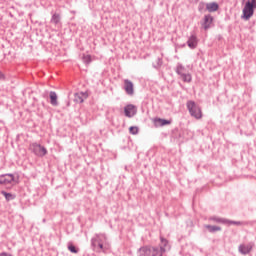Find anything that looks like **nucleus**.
Returning <instances> with one entry per match:
<instances>
[{"instance_id": "1", "label": "nucleus", "mask_w": 256, "mask_h": 256, "mask_svg": "<svg viewBox=\"0 0 256 256\" xmlns=\"http://www.w3.org/2000/svg\"><path fill=\"white\" fill-rule=\"evenodd\" d=\"M186 107L191 115V117H194V119H203V110L201 109V106L199 104L195 103L193 100H189L186 103Z\"/></svg>"}, {"instance_id": "2", "label": "nucleus", "mask_w": 256, "mask_h": 256, "mask_svg": "<svg viewBox=\"0 0 256 256\" xmlns=\"http://www.w3.org/2000/svg\"><path fill=\"white\" fill-rule=\"evenodd\" d=\"M253 15H255V8L253 4H251V0H247L242 9L241 19L249 21Z\"/></svg>"}, {"instance_id": "3", "label": "nucleus", "mask_w": 256, "mask_h": 256, "mask_svg": "<svg viewBox=\"0 0 256 256\" xmlns=\"http://www.w3.org/2000/svg\"><path fill=\"white\" fill-rule=\"evenodd\" d=\"M107 240V236L105 234H96L95 237L91 239V245L94 249H99V251H105V247H103V241Z\"/></svg>"}, {"instance_id": "4", "label": "nucleus", "mask_w": 256, "mask_h": 256, "mask_svg": "<svg viewBox=\"0 0 256 256\" xmlns=\"http://www.w3.org/2000/svg\"><path fill=\"white\" fill-rule=\"evenodd\" d=\"M29 149L36 157H45L47 155V148L42 146L41 144L32 143L29 146Z\"/></svg>"}, {"instance_id": "5", "label": "nucleus", "mask_w": 256, "mask_h": 256, "mask_svg": "<svg viewBox=\"0 0 256 256\" xmlns=\"http://www.w3.org/2000/svg\"><path fill=\"white\" fill-rule=\"evenodd\" d=\"M140 251H142V253H145L146 256H163V253H165V248L164 247H144L141 248Z\"/></svg>"}, {"instance_id": "6", "label": "nucleus", "mask_w": 256, "mask_h": 256, "mask_svg": "<svg viewBox=\"0 0 256 256\" xmlns=\"http://www.w3.org/2000/svg\"><path fill=\"white\" fill-rule=\"evenodd\" d=\"M124 113L126 117H135L137 115V106L133 104H128L124 107Z\"/></svg>"}, {"instance_id": "7", "label": "nucleus", "mask_w": 256, "mask_h": 256, "mask_svg": "<svg viewBox=\"0 0 256 256\" xmlns=\"http://www.w3.org/2000/svg\"><path fill=\"white\" fill-rule=\"evenodd\" d=\"M124 91L127 93V95H134L135 89L133 82L129 79L124 80Z\"/></svg>"}, {"instance_id": "8", "label": "nucleus", "mask_w": 256, "mask_h": 256, "mask_svg": "<svg viewBox=\"0 0 256 256\" xmlns=\"http://www.w3.org/2000/svg\"><path fill=\"white\" fill-rule=\"evenodd\" d=\"M253 249V243H249L247 245L245 244H241L238 247V251L242 254V255H247L249 253H251V250Z\"/></svg>"}, {"instance_id": "9", "label": "nucleus", "mask_w": 256, "mask_h": 256, "mask_svg": "<svg viewBox=\"0 0 256 256\" xmlns=\"http://www.w3.org/2000/svg\"><path fill=\"white\" fill-rule=\"evenodd\" d=\"M212 25H213V16L205 15L204 22L202 24L203 29H205V31H207L208 29H211Z\"/></svg>"}, {"instance_id": "10", "label": "nucleus", "mask_w": 256, "mask_h": 256, "mask_svg": "<svg viewBox=\"0 0 256 256\" xmlns=\"http://www.w3.org/2000/svg\"><path fill=\"white\" fill-rule=\"evenodd\" d=\"M88 97L89 94L87 92H78L74 95V101L75 103H83Z\"/></svg>"}, {"instance_id": "11", "label": "nucleus", "mask_w": 256, "mask_h": 256, "mask_svg": "<svg viewBox=\"0 0 256 256\" xmlns=\"http://www.w3.org/2000/svg\"><path fill=\"white\" fill-rule=\"evenodd\" d=\"M15 181L13 174H2V185H11Z\"/></svg>"}, {"instance_id": "12", "label": "nucleus", "mask_w": 256, "mask_h": 256, "mask_svg": "<svg viewBox=\"0 0 256 256\" xmlns=\"http://www.w3.org/2000/svg\"><path fill=\"white\" fill-rule=\"evenodd\" d=\"M199 41L197 40V36L191 35L187 41V45L190 49H197Z\"/></svg>"}, {"instance_id": "13", "label": "nucleus", "mask_w": 256, "mask_h": 256, "mask_svg": "<svg viewBox=\"0 0 256 256\" xmlns=\"http://www.w3.org/2000/svg\"><path fill=\"white\" fill-rule=\"evenodd\" d=\"M206 9L209 13H215V11H219V4L217 2L207 3Z\"/></svg>"}, {"instance_id": "14", "label": "nucleus", "mask_w": 256, "mask_h": 256, "mask_svg": "<svg viewBox=\"0 0 256 256\" xmlns=\"http://www.w3.org/2000/svg\"><path fill=\"white\" fill-rule=\"evenodd\" d=\"M154 123H155L156 127H165V125H171V120L155 118Z\"/></svg>"}, {"instance_id": "15", "label": "nucleus", "mask_w": 256, "mask_h": 256, "mask_svg": "<svg viewBox=\"0 0 256 256\" xmlns=\"http://www.w3.org/2000/svg\"><path fill=\"white\" fill-rule=\"evenodd\" d=\"M49 97H50V103L51 105H53V107H57V105H59V102L57 101V93L56 92H53L51 91L49 93Z\"/></svg>"}, {"instance_id": "16", "label": "nucleus", "mask_w": 256, "mask_h": 256, "mask_svg": "<svg viewBox=\"0 0 256 256\" xmlns=\"http://www.w3.org/2000/svg\"><path fill=\"white\" fill-rule=\"evenodd\" d=\"M216 223H230L231 225H241V222H231L222 218H212Z\"/></svg>"}, {"instance_id": "17", "label": "nucleus", "mask_w": 256, "mask_h": 256, "mask_svg": "<svg viewBox=\"0 0 256 256\" xmlns=\"http://www.w3.org/2000/svg\"><path fill=\"white\" fill-rule=\"evenodd\" d=\"M60 22H61V15L57 13L53 14L51 18V23H53L54 25H59Z\"/></svg>"}, {"instance_id": "18", "label": "nucleus", "mask_w": 256, "mask_h": 256, "mask_svg": "<svg viewBox=\"0 0 256 256\" xmlns=\"http://www.w3.org/2000/svg\"><path fill=\"white\" fill-rule=\"evenodd\" d=\"M182 81H184V83H191L192 77L191 74L187 73V74H182L181 76Z\"/></svg>"}, {"instance_id": "19", "label": "nucleus", "mask_w": 256, "mask_h": 256, "mask_svg": "<svg viewBox=\"0 0 256 256\" xmlns=\"http://www.w3.org/2000/svg\"><path fill=\"white\" fill-rule=\"evenodd\" d=\"M205 227H206V229H208V231L210 233H215L217 231H221V227H219V226L206 225Z\"/></svg>"}, {"instance_id": "20", "label": "nucleus", "mask_w": 256, "mask_h": 256, "mask_svg": "<svg viewBox=\"0 0 256 256\" xmlns=\"http://www.w3.org/2000/svg\"><path fill=\"white\" fill-rule=\"evenodd\" d=\"M176 73L182 76L185 73V67L181 64H178L176 67Z\"/></svg>"}, {"instance_id": "21", "label": "nucleus", "mask_w": 256, "mask_h": 256, "mask_svg": "<svg viewBox=\"0 0 256 256\" xmlns=\"http://www.w3.org/2000/svg\"><path fill=\"white\" fill-rule=\"evenodd\" d=\"M2 195L5 197V199L7 201H11V200L15 199V196L13 194L7 193L5 191L2 192Z\"/></svg>"}, {"instance_id": "22", "label": "nucleus", "mask_w": 256, "mask_h": 256, "mask_svg": "<svg viewBox=\"0 0 256 256\" xmlns=\"http://www.w3.org/2000/svg\"><path fill=\"white\" fill-rule=\"evenodd\" d=\"M129 133L131 135H137L139 133V128L137 126H131L129 128Z\"/></svg>"}, {"instance_id": "23", "label": "nucleus", "mask_w": 256, "mask_h": 256, "mask_svg": "<svg viewBox=\"0 0 256 256\" xmlns=\"http://www.w3.org/2000/svg\"><path fill=\"white\" fill-rule=\"evenodd\" d=\"M68 250L70 253H79V249H77L72 243L68 244Z\"/></svg>"}, {"instance_id": "24", "label": "nucleus", "mask_w": 256, "mask_h": 256, "mask_svg": "<svg viewBox=\"0 0 256 256\" xmlns=\"http://www.w3.org/2000/svg\"><path fill=\"white\" fill-rule=\"evenodd\" d=\"M82 59L86 64H89L91 62V55L83 56Z\"/></svg>"}, {"instance_id": "25", "label": "nucleus", "mask_w": 256, "mask_h": 256, "mask_svg": "<svg viewBox=\"0 0 256 256\" xmlns=\"http://www.w3.org/2000/svg\"><path fill=\"white\" fill-rule=\"evenodd\" d=\"M160 241H161V243H162V247L165 249V247H166V245H168L169 244V241H167V239H165V238H163V237H161L160 238Z\"/></svg>"}, {"instance_id": "26", "label": "nucleus", "mask_w": 256, "mask_h": 256, "mask_svg": "<svg viewBox=\"0 0 256 256\" xmlns=\"http://www.w3.org/2000/svg\"><path fill=\"white\" fill-rule=\"evenodd\" d=\"M250 3L254 6V9H256V0H250Z\"/></svg>"}, {"instance_id": "27", "label": "nucleus", "mask_w": 256, "mask_h": 256, "mask_svg": "<svg viewBox=\"0 0 256 256\" xmlns=\"http://www.w3.org/2000/svg\"><path fill=\"white\" fill-rule=\"evenodd\" d=\"M204 5H205L204 3L199 4V11H201V9H203Z\"/></svg>"}, {"instance_id": "28", "label": "nucleus", "mask_w": 256, "mask_h": 256, "mask_svg": "<svg viewBox=\"0 0 256 256\" xmlns=\"http://www.w3.org/2000/svg\"><path fill=\"white\" fill-rule=\"evenodd\" d=\"M0 185H3V174L0 175Z\"/></svg>"}, {"instance_id": "29", "label": "nucleus", "mask_w": 256, "mask_h": 256, "mask_svg": "<svg viewBox=\"0 0 256 256\" xmlns=\"http://www.w3.org/2000/svg\"><path fill=\"white\" fill-rule=\"evenodd\" d=\"M0 79H5V76L1 72H0Z\"/></svg>"}]
</instances>
